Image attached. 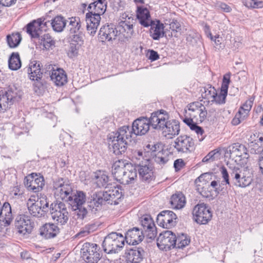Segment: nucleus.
Returning a JSON list of instances; mask_svg holds the SVG:
<instances>
[{
	"label": "nucleus",
	"mask_w": 263,
	"mask_h": 263,
	"mask_svg": "<svg viewBox=\"0 0 263 263\" xmlns=\"http://www.w3.org/2000/svg\"><path fill=\"white\" fill-rule=\"evenodd\" d=\"M107 139L110 152L115 155H121L125 153L128 143L132 141V131L129 126H123L110 133Z\"/></svg>",
	"instance_id": "1"
},
{
	"label": "nucleus",
	"mask_w": 263,
	"mask_h": 263,
	"mask_svg": "<svg viewBox=\"0 0 263 263\" xmlns=\"http://www.w3.org/2000/svg\"><path fill=\"white\" fill-rule=\"evenodd\" d=\"M45 21V18H40L29 23L26 26V31L32 37L39 38L40 44L46 49H49L55 46V41L49 34H42L43 29L46 30L49 23Z\"/></svg>",
	"instance_id": "2"
},
{
	"label": "nucleus",
	"mask_w": 263,
	"mask_h": 263,
	"mask_svg": "<svg viewBox=\"0 0 263 263\" xmlns=\"http://www.w3.org/2000/svg\"><path fill=\"white\" fill-rule=\"evenodd\" d=\"M229 170L222 166L221 168L222 177L225 181L226 185L230 186L229 175H230L233 184L238 187H245L249 186L252 182V179L250 176H246L242 172L241 170L236 165L227 164Z\"/></svg>",
	"instance_id": "3"
},
{
	"label": "nucleus",
	"mask_w": 263,
	"mask_h": 263,
	"mask_svg": "<svg viewBox=\"0 0 263 263\" xmlns=\"http://www.w3.org/2000/svg\"><path fill=\"white\" fill-rule=\"evenodd\" d=\"M124 236L121 233L111 232L104 238L102 243L104 251L107 254L117 253L124 246Z\"/></svg>",
	"instance_id": "4"
},
{
	"label": "nucleus",
	"mask_w": 263,
	"mask_h": 263,
	"mask_svg": "<svg viewBox=\"0 0 263 263\" xmlns=\"http://www.w3.org/2000/svg\"><path fill=\"white\" fill-rule=\"evenodd\" d=\"M86 201V194L81 191H74L66 201L71 206L73 211H77L78 218L81 219H83L87 216V207L83 206Z\"/></svg>",
	"instance_id": "5"
},
{
	"label": "nucleus",
	"mask_w": 263,
	"mask_h": 263,
	"mask_svg": "<svg viewBox=\"0 0 263 263\" xmlns=\"http://www.w3.org/2000/svg\"><path fill=\"white\" fill-rule=\"evenodd\" d=\"M106 203L103 191L91 193L86 202L87 216L96 215L102 209V206Z\"/></svg>",
	"instance_id": "6"
},
{
	"label": "nucleus",
	"mask_w": 263,
	"mask_h": 263,
	"mask_svg": "<svg viewBox=\"0 0 263 263\" xmlns=\"http://www.w3.org/2000/svg\"><path fill=\"white\" fill-rule=\"evenodd\" d=\"M49 210L52 220L57 224L63 225L67 222L68 212L63 202L51 203Z\"/></svg>",
	"instance_id": "7"
},
{
	"label": "nucleus",
	"mask_w": 263,
	"mask_h": 263,
	"mask_svg": "<svg viewBox=\"0 0 263 263\" xmlns=\"http://www.w3.org/2000/svg\"><path fill=\"white\" fill-rule=\"evenodd\" d=\"M81 253L83 259L87 263H97L101 258L100 248L94 243H84Z\"/></svg>",
	"instance_id": "8"
},
{
	"label": "nucleus",
	"mask_w": 263,
	"mask_h": 263,
	"mask_svg": "<svg viewBox=\"0 0 263 263\" xmlns=\"http://www.w3.org/2000/svg\"><path fill=\"white\" fill-rule=\"evenodd\" d=\"M176 152L178 154H188L193 151L195 147L193 139L186 135L178 137L173 144Z\"/></svg>",
	"instance_id": "9"
},
{
	"label": "nucleus",
	"mask_w": 263,
	"mask_h": 263,
	"mask_svg": "<svg viewBox=\"0 0 263 263\" xmlns=\"http://www.w3.org/2000/svg\"><path fill=\"white\" fill-rule=\"evenodd\" d=\"M177 242L176 235L171 231L161 233L157 239V245L161 250H171L175 247Z\"/></svg>",
	"instance_id": "10"
},
{
	"label": "nucleus",
	"mask_w": 263,
	"mask_h": 263,
	"mask_svg": "<svg viewBox=\"0 0 263 263\" xmlns=\"http://www.w3.org/2000/svg\"><path fill=\"white\" fill-rule=\"evenodd\" d=\"M193 215L195 221L200 224H206L212 217L211 210L203 203L198 204L194 207Z\"/></svg>",
	"instance_id": "11"
},
{
	"label": "nucleus",
	"mask_w": 263,
	"mask_h": 263,
	"mask_svg": "<svg viewBox=\"0 0 263 263\" xmlns=\"http://www.w3.org/2000/svg\"><path fill=\"white\" fill-rule=\"evenodd\" d=\"M169 119L168 112L163 109L154 111L148 118L151 127L157 130L164 129L166 121Z\"/></svg>",
	"instance_id": "12"
},
{
	"label": "nucleus",
	"mask_w": 263,
	"mask_h": 263,
	"mask_svg": "<svg viewBox=\"0 0 263 263\" xmlns=\"http://www.w3.org/2000/svg\"><path fill=\"white\" fill-rule=\"evenodd\" d=\"M15 226L17 228L18 233L25 235L31 233L34 223L29 216L22 214L16 217Z\"/></svg>",
	"instance_id": "13"
},
{
	"label": "nucleus",
	"mask_w": 263,
	"mask_h": 263,
	"mask_svg": "<svg viewBox=\"0 0 263 263\" xmlns=\"http://www.w3.org/2000/svg\"><path fill=\"white\" fill-rule=\"evenodd\" d=\"M118 37L116 26L113 24L103 25L99 32L98 39L100 42H112Z\"/></svg>",
	"instance_id": "14"
},
{
	"label": "nucleus",
	"mask_w": 263,
	"mask_h": 263,
	"mask_svg": "<svg viewBox=\"0 0 263 263\" xmlns=\"http://www.w3.org/2000/svg\"><path fill=\"white\" fill-rule=\"evenodd\" d=\"M24 184L26 188L34 193L40 191L44 185V179L43 176H38L36 173H32L26 177Z\"/></svg>",
	"instance_id": "15"
},
{
	"label": "nucleus",
	"mask_w": 263,
	"mask_h": 263,
	"mask_svg": "<svg viewBox=\"0 0 263 263\" xmlns=\"http://www.w3.org/2000/svg\"><path fill=\"white\" fill-rule=\"evenodd\" d=\"M141 223L143 231L147 239L154 240L157 235V230L154 222L151 216L144 215L141 217Z\"/></svg>",
	"instance_id": "16"
},
{
	"label": "nucleus",
	"mask_w": 263,
	"mask_h": 263,
	"mask_svg": "<svg viewBox=\"0 0 263 263\" xmlns=\"http://www.w3.org/2000/svg\"><path fill=\"white\" fill-rule=\"evenodd\" d=\"M105 189L106 190L103 192L106 203L110 204H118L123 196L121 186L117 185L110 188L106 187Z\"/></svg>",
	"instance_id": "17"
},
{
	"label": "nucleus",
	"mask_w": 263,
	"mask_h": 263,
	"mask_svg": "<svg viewBox=\"0 0 263 263\" xmlns=\"http://www.w3.org/2000/svg\"><path fill=\"white\" fill-rule=\"evenodd\" d=\"M176 219L177 216L173 211H163L158 215L157 222L163 228L168 229L175 225Z\"/></svg>",
	"instance_id": "18"
},
{
	"label": "nucleus",
	"mask_w": 263,
	"mask_h": 263,
	"mask_svg": "<svg viewBox=\"0 0 263 263\" xmlns=\"http://www.w3.org/2000/svg\"><path fill=\"white\" fill-rule=\"evenodd\" d=\"M151 124L147 117H141L135 120L133 123L132 136L134 135H144L149 130Z\"/></svg>",
	"instance_id": "19"
},
{
	"label": "nucleus",
	"mask_w": 263,
	"mask_h": 263,
	"mask_svg": "<svg viewBox=\"0 0 263 263\" xmlns=\"http://www.w3.org/2000/svg\"><path fill=\"white\" fill-rule=\"evenodd\" d=\"M230 77L231 73L230 72L223 76L220 91L219 93H217V91H216L214 99L211 100V102H215L218 104H223L226 103V99L228 95V89L230 83Z\"/></svg>",
	"instance_id": "20"
},
{
	"label": "nucleus",
	"mask_w": 263,
	"mask_h": 263,
	"mask_svg": "<svg viewBox=\"0 0 263 263\" xmlns=\"http://www.w3.org/2000/svg\"><path fill=\"white\" fill-rule=\"evenodd\" d=\"M144 251L140 247H133L127 249L125 253V257L127 263H140L142 261Z\"/></svg>",
	"instance_id": "21"
},
{
	"label": "nucleus",
	"mask_w": 263,
	"mask_h": 263,
	"mask_svg": "<svg viewBox=\"0 0 263 263\" xmlns=\"http://www.w3.org/2000/svg\"><path fill=\"white\" fill-rule=\"evenodd\" d=\"M133 24L134 18H129L128 22H119L116 27L118 37L119 39L122 37L125 39L130 37L134 32Z\"/></svg>",
	"instance_id": "22"
},
{
	"label": "nucleus",
	"mask_w": 263,
	"mask_h": 263,
	"mask_svg": "<svg viewBox=\"0 0 263 263\" xmlns=\"http://www.w3.org/2000/svg\"><path fill=\"white\" fill-rule=\"evenodd\" d=\"M41 66V63L39 61L33 60L30 62L28 66L25 69H26L30 80L39 82L41 80L43 75Z\"/></svg>",
	"instance_id": "23"
},
{
	"label": "nucleus",
	"mask_w": 263,
	"mask_h": 263,
	"mask_svg": "<svg viewBox=\"0 0 263 263\" xmlns=\"http://www.w3.org/2000/svg\"><path fill=\"white\" fill-rule=\"evenodd\" d=\"M1 111H5L13 104L16 99L17 93L12 88L9 87L7 90H1Z\"/></svg>",
	"instance_id": "24"
},
{
	"label": "nucleus",
	"mask_w": 263,
	"mask_h": 263,
	"mask_svg": "<svg viewBox=\"0 0 263 263\" xmlns=\"http://www.w3.org/2000/svg\"><path fill=\"white\" fill-rule=\"evenodd\" d=\"M49 74L51 80L57 86H63L67 82V77L65 71L61 68L53 69L52 66L49 65Z\"/></svg>",
	"instance_id": "25"
},
{
	"label": "nucleus",
	"mask_w": 263,
	"mask_h": 263,
	"mask_svg": "<svg viewBox=\"0 0 263 263\" xmlns=\"http://www.w3.org/2000/svg\"><path fill=\"white\" fill-rule=\"evenodd\" d=\"M144 235L143 231L135 227L126 232L124 238L129 245H136L142 241Z\"/></svg>",
	"instance_id": "26"
},
{
	"label": "nucleus",
	"mask_w": 263,
	"mask_h": 263,
	"mask_svg": "<svg viewBox=\"0 0 263 263\" xmlns=\"http://www.w3.org/2000/svg\"><path fill=\"white\" fill-rule=\"evenodd\" d=\"M145 162L140 163L135 165L137 172L138 171L139 177L143 181L152 179L153 176L152 167L149 165L148 159Z\"/></svg>",
	"instance_id": "27"
},
{
	"label": "nucleus",
	"mask_w": 263,
	"mask_h": 263,
	"mask_svg": "<svg viewBox=\"0 0 263 263\" xmlns=\"http://www.w3.org/2000/svg\"><path fill=\"white\" fill-rule=\"evenodd\" d=\"M100 21L101 16L99 14H95L90 12L86 13V22L87 24V30L91 35L93 36L96 34Z\"/></svg>",
	"instance_id": "28"
},
{
	"label": "nucleus",
	"mask_w": 263,
	"mask_h": 263,
	"mask_svg": "<svg viewBox=\"0 0 263 263\" xmlns=\"http://www.w3.org/2000/svg\"><path fill=\"white\" fill-rule=\"evenodd\" d=\"M162 130L165 137L168 138H173L175 136L178 135L180 132L179 121L174 119L167 120L164 129H162Z\"/></svg>",
	"instance_id": "29"
},
{
	"label": "nucleus",
	"mask_w": 263,
	"mask_h": 263,
	"mask_svg": "<svg viewBox=\"0 0 263 263\" xmlns=\"http://www.w3.org/2000/svg\"><path fill=\"white\" fill-rule=\"evenodd\" d=\"M151 26L150 36L154 40H159L161 37L165 36L164 26L160 21L156 20L152 22Z\"/></svg>",
	"instance_id": "30"
},
{
	"label": "nucleus",
	"mask_w": 263,
	"mask_h": 263,
	"mask_svg": "<svg viewBox=\"0 0 263 263\" xmlns=\"http://www.w3.org/2000/svg\"><path fill=\"white\" fill-rule=\"evenodd\" d=\"M84 37L82 32L70 34V51L73 55L77 53L78 50L84 44Z\"/></svg>",
	"instance_id": "31"
},
{
	"label": "nucleus",
	"mask_w": 263,
	"mask_h": 263,
	"mask_svg": "<svg viewBox=\"0 0 263 263\" xmlns=\"http://www.w3.org/2000/svg\"><path fill=\"white\" fill-rule=\"evenodd\" d=\"M129 163L126 160H119L114 162L112 166V175L115 179L119 181L122 175L125 173L126 169V164Z\"/></svg>",
	"instance_id": "32"
},
{
	"label": "nucleus",
	"mask_w": 263,
	"mask_h": 263,
	"mask_svg": "<svg viewBox=\"0 0 263 263\" xmlns=\"http://www.w3.org/2000/svg\"><path fill=\"white\" fill-rule=\"evenodd\" d=\"M137 176V169L131 163L126 164L125 173L119 181L121 184H128L134 180Z\"/></svg>",
	"instance_id": "33"
},
{
	"label": "nucleus",
	"mask_w": 263,
	"mask_h": 263,
	"mask_svg": "<svg viewBox=\"0 0 263 263\" xmlns=\"http://www.w3.org/2000/svg\"><path fill=\"white\" fill-rule=\"evenodd\" d=\"M60 232L59 228L53 223H46L40 229V234L46 239L55 237Z\"/></svg>",
	"instance_id": "34"
},
{
	"label": "nucleus",
	"mask_w": 263,
	"mask_h": 263,
	"mask_svg": "<svg viewBox=\"0 0 263 263\" xmlns=\"http://www.w3.org/2000/svg\"><path fill=\"white\" fill-rule=\"evenodd\" d=\"M210 176L211 174L209 173H204L201 174L195 180V183L198 186V190L200 194L206 198L210 197L211 194L209 191H205V187L203 185L206 184V182L208 179H211Z\"/></svg>",
	"instance_id": "35"
},
{
	"label": "nucleus",
	"mask_w": 263,
	"mask_h": 263,
	"mask_svg": "<svg viewBox=\"0 0 263 263\" xmlns=\"http://www.w3.org/2000/svg\"><path fill=\"white\" fill-rule=\"evenodd\" d=\"M1 218H3L1 222H3L5 227L10 225L12 221L11 207L8 202H5L1 207Z\"/></svg>",
	"instance_id": "36"
},
{
	"label": "nucleus",
	"mask_w": 263,
	"mask_h": 263,
	"mask_svg": "<svg viewBox=\"0 0 263 263\" xmlns=\"http://www.w3.org/2000/svg\"><path fill=\"white\" fill-rule=\"evenodd\" d=\"M48 22L47 25H51L53 30L58 32L62 31L66 25V19L61 15L55 16L51 20V22Z\"/></svg>",
	"instance_id": "37"
},
{
	"label": "nucleus",
	"mask_w": 263,
	"mask_h": 263,
	"mask_svg": "<svg viewBox=\"0 0 263 263\" xmlns=\"http://www.w3.org/2000/svg\"><path fill=\"white\" fill-rule=\"evenodd\" d=\"M231 156L235 157H242L248 158L249 154L247 148L242 144H235L230 150Z\"/></svg>",
	"instance_id": "38"
},
{
	"label": "nucleus",
	"mask_w": 263,
	"mask_h": 263,
	"mask_svg": "<svg viewBox=\"0 0 263 263\" xmlns=\"http://www.w3.org/2000/svg\"><path fill=\"white\" fill-rule=\"evenodd\" d=\"M39 202H33L30 199L28 200L27 205L29 213L34 217H41L45 215V213L42 211L41 205Z\"/></svg>",
	"instance_id": "39"
},
{
	"label": "nucleus",
	"mask_w": 263,
	"mask_h": 263,
	"mask_svg": "<svg viewBox=\"0 0 263 263\" xmlns=\"http://www.w3.org/2000/svg\"><path fill=\"white\" fill-rule=\"evenodd\" d=\"M73 192L74 191L69 184L64 183L61 188L58 189V192H55V194L57 196H59V198L62 200L66 201Z\"/></svg>",
	"instance_id": "40"
},
{
	"label": "nucleus",
	"mask_w": 263,
	"mask_h": 263,
	"mask_svg": "<svg viewBox=\"0 0 263 263\" xmlns=\"http://www.w3.org/2000/svg\"><path fill=\"white\" fill-rule=\"evenodd\" d=\"M170 202L174 209H181L185 203V197L181 193H176L172 196Z\"/></svg>",
	"instance_id": "41"
},
{
	"label": "nucleus",
	"mask_w": 263,
	"mask_h": 263,
	"mask_svg": "<svg viewBox=\"0 0 263 263\" xmlns=\"http://www.w3.org/2000/svg\"><path fill=\"white\" fill-rule=\"evenodd\" d=\"M22 65V63L18 52H12L8 60L9 68L12 70L19 69Z\"/></svg>",
	"instance_id": "42"
},
{
	"label": "nucleus",
	"mask_w": 263,
	"mask_h": 263,
	"mask_svg": "<svg viewBox=\"0 0 263 263\" xmlns=\"http://www.w3.org/2000/svg\"><path fill=\"white\" fill-rule=\"evenodd\" d=\"M69 22L68 27L69 28L70 34L77 33L82 32L81 22L79 17H72L69 18Z\"/></svg>",
	"instance_id": "43"
},
{
	"label": "nucleus",
	"mask_w": 263,
	"mask_h": 263,
	"mask_svg": "<svg viewBox=\"0 0 263 263\" xmlns=\"http://www.w3.org/2000/svg\"><path fill=\"white\" fill-rule=\"evenodd\" d=\"M22 39L21 34L19 32L8 34L6 37L8 45L11 48L17 47L20 45Z\"/></svg>",
	"instance_id": "44"
},
{
	"label": "nucleus",
	"mask_w": 263,
	"mask_h": 263,
	"mask_svg": "<svg viewBox=\"0 0 263 263\" xmlns=\"http://www.w3.org/2000/svg\"><path fill=\"white\" fill-rule=\"evenodd\" d=\"M262 144H259L256 140L252 141L248 143L247 153L251 154L258 155L256 156V159L260 156V154L263 152Z\"/></svg>",
	"instance_id": "45"
},
{
	"label": "nucleus",
	"mask_w": 263,
	"mask_h": 263,
	"mask_svg": "<svg viewBox=\"0 0 263 263\" xmlns=\"http://www.w3.org/2000/svg\"><path fill=\"white\" fill-rule=\"evenodd\" d=\"M94 177L96 179V182L99 187L104 186L108 185L107 183L109 180V178L104 172L99 171L95 173Z\"/></svg>",
	"instance_id": "46"
},
{
	"label": "nucleus",
	"mask_w": 263,
	"mask_h": 263,
	"mask_svg": "<svg viewBox=\"0 0 263 263\" xmlns=\"http://www.w3.org/2000/svg\"><path fill=\"white\" fill-rule=\"evenodd\" d=\"M254 100V97H250L246 102L240 107L238 111H240L242 114L245 115V117H248L249 112H250Z\"/></svg>",
	"instance_id": "47"
},
{
	"label": "nucleus",
	"mask_w": 263,
	"mask_h": 263,
	"mask_svg": "<svg viewBox=\"0 0 263 263\" xmlns=\"http://www.w3.org/2000/svg\"><path fill=\"white\" fill-rule=\"evenodd\" d=\"M190 243V238L186 234H181L177 237V242L175 247L182 249L189 245Z\"/></svg>",
	"instance_id": "48"
},
{
	"label": "nucleus",
	"mask_w": 263,
	"mask_h": 263,
	"mask_svg": "<svg viewBox=\"0 0 263 263\" xmlns=\"http://www.w3.org/2000/svg\"><path fill=\"white\" fill-rule=\"evenodd\" d=\"M216 89L214 87L208 86L204 88V91L201 93L202 97L204 99L209 100H213L214 96L216 95Z\"/></svg>",
	"instance_id": "49"
},
{
	"label": "nucleus",
	"mask_w": 263,
	"mask_h": 263,
	"mask_svg": "<svg viewBox=\"0 0 263 263\" xmlns=\"http://www.w3.org/2000/svg\"><path fill=\"white\" fill-rule=\"evenodd\" d=\"M170 28L172 30L171 36L178 37V32L181 31V25L176 20L169 22Z\"/></svg>",
	"instance_id": "50"
},
{
	"label": "nucleus",
	"mask_w": 263,
	"mask_h": 263,
	"mask_svg": "<svg viewBox=\"0 0 263 263\" xmlns=\"http://www.w3.org/2000/svg\"><path fill=\"white\" fill-rule=\"evenodd\" d=\"M163 151H159L153 158L154 161L159 164H165L168 160L166 156H163Z\"/></svg>",
	"instance_id": "51"
},
{
	"label": "nucleus",
	"mask_w": 263,
	"mask_h": 263,
	"mask_svg": "<svg viewBox=\"0 0 263 263\" xmlns=\"http://www.w3.org/2000/svg\"><path fill=\"white\" fill-rule=\"evenodd\" d=\"M137 16L138 20H147L151 18L149 12L147 8H138Z\"/></svg>",
	"instance_id": "52"
},
{
	"label": "nucleus",
	"mask_w": 263,
	"mask_h": 263,
	"mask_svg": "<svg viewBox=\"0 0 263 263\" xmlns=\"http://www.w3.org/2000/svg\"><path fill=\"white\" fill-rule=\"evenodd\" d=\"M192 130H194L197 134L198 136V139L200 141L203 140V139L205 137V135H204V131L202 127L198 126L197 123H196L194 126L191 129Z\"/></svg>",
	"instance_id": "53"
},
{
	"label": "nucleus",
	"mask_w": 263,
	"mask_h": 263,
	"mask_svg": "<svg viewBox=\"0 0 263 263\" xmlns=\"http://www.w3.org/2000/svg\"><path fill=\"white\" fill-rule=\"evenodd\" d=\"M247 117L242 114L240 111H238L235 115L234 118L232 120L231 123L233 125H237L242 121L247 119Z\"/></svg>",
	"instance_id": "54"
},
{
	"label": "nucleus",
	"mask_w": 263,
	"mask_h": 263,
	"mask_svg": "<svg viewBox=\"0 0 263 263\" xmlns=\"http://www.w3.org/2000/svg\"><path fill=\"white\" fill-rule=\"evenodd\" d=\"M209 35L211 40L214 42L215 47L217 49L222 48L224 46L222 44V39L219 35L213 36L211 33H209Z\"/></svg>",
	"instance_id": "55"
},
{
	"label": "nucleus",
	"mask_w": 263,
	"mask_h": 263,
	"mask_svg": "<svg viewBox=\"0 0 263 263\" xmlns=\"http://www.w3.org/2000/svg\"><path fill=\"white\" fill-rule=\"evenodd\" d=\"M146 148L148 149V152H151V155L152 157H154L158 152L162 151L160 147V145L158 144H148L146 146Z\"/></svg>",
	"instance_id": "56"
},
{
	"label": "nucleus",
	"mask_w": 263,
	"mask_h": 263,
	"mask_svg": "<svg viewBox=\"0 0 263 263\" xmlns=\"http://www.w3.org/2000/svg\"><path fill=\"white\" fill-rule=\"evenodd\" d=\"M201 108H202L204 109V105L199 102H195L190 105V106L189 107V110L198 113L199 110Z\"/></svg>",
	"instance_id": "57"
},
{
	"label": "nucleus",
	"mask_w": 263,
	"mask_h": 263,
	"mask_svg": "<svg viewBox=\"0 0 263 263\" xmlns=\"http://www.w3.org/2000/svg\"><path fill=\"white\" fill-rule=\"evenodd\" d=\"M217 155H219L218 151L216 150L211 151L203 158L202 161L204 162H207L210 161H213L215 159V158L217 157Z\"/></svg>",
	"instance_id": "58"
},
{
	"label": "nucleus",
	"mask_w": 263,
	"mask_h": 263,
	"mask_svg": "<svg viewBox=\"0 0 263 263\" xmlns=\"http://www.w3.org/2000/svg\"><path fill=\"white\" fill-rule=\"evenodd\" d=\"M36 202H39V205H41V208L43 212L45 213V214L48 210L49 203L47 201L46 199L42 198L40 201H36Z\"/></svg>",
	"instance_id": "59"
},
{
	"label": "nucleus",
	"mask_w": 263,
	"mask_h": 263,
	"mask_svg": "<svg viewBox=\"0 0 263 263\" xmlns=\"http://www.w3.org/2000/svg\"><path fill=\"white\" fill-rule=\"evenodd\" d=\"M185 165V163L182 159L176 160L174 163V167L176 171H178L183 168Z\"/></svg>",
	"instance_id": "60"
},
{
	"label": "nucleus",
	"mask_w": 263,
	"mask_h": 263,
	"mask_svg": "<svg viewBox=\"0 0 263 263\" xmlns=\"http://www.w3.org/2000/svg\"><path fill=\"white\" fill-rule=\"evenodd\" d=\"M148 58L151 61H155L159 59V55L158 52L154 50L148 51Z\"/></svg>",
	"instance_id": "61"
},
{
	"label": "nucleus",
	"mask_w": 263,
	"mask_h": 263,
	"mask_svg": "<svg viewBox=\"0 0 263 263\" xmlns=\"http://www.w3.org/2000/svg\"><path fill=\"white\" fill-rule=\"evenodd\" d=\"M256 160L257 165L259 167V171L263 176V152L260 154V156Z\"/></svg>",
	"instance_id": "62"
},
{
	"label": "nucleus",
	"mask_w": 263,
	"mask_h": 263,
	"mask_svg": "<svg viewBox=\"0 0 263 263\" xmlns=\"http://www.w3.org/2000/svg\"><path fill=\"white\" fill-rule=\"evenodd\" d=\"M223 182H225L224 180L223 181H222L221 184H219L217 188H216L215 191L218 193H221L222 195H224L228 193V192L227 190V187L225 188L222 186V185L224 184Z\"/></svg>",
	"instance_id": "63"
},
{
	"label": "nucleus",
	"mask_w": 263,
	"mask_h": 263,
	"mask_svg": "<svg viewBox=\"0 0 263 263\" xmlns=\"http://www.w3.org/2000/svg\"><path fill=\"white\" fill-rule=\"evenodd\" d=\"M218 7L225 12H230L232 10L231 8L224 3H219L218 5Z\"/></svg>",
	"instance_id": "64"
}]
</instances>
